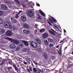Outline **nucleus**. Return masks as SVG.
<instances>
[{
  "label": "nucleus",
  "mask_w": 73,
  "mask_h": 73,
  "mask_svg": "<svg viewBox=\"0 0 73 73\" xmlns=\"http://www.w3.org/2000/svg\"><path fill=\"white\" fill-rule=\"evenodd\" d=\"M6 35L8 36H11L12 35V33L11 31L8 30L6 32Z\"/></svg>",
  "instance_id": "f257e3e1"
},
{
  "label": "nucleus",
  "mask_w": 73,
  "mask_h": 73,
  "mask_svg": "<svg viewBox=\"0 0 73 73\" xmlns=\"http://www.w3.org/2000/svg\"><path fill=\"white\" fill-rule=\"evenodd\" d=\"M1 8L3 10H7V6L5 5L2 4L1 5Z\"/></svg>",
  "instance_id": "f03ea898"
},
{
  "label": "nucleus",
  "mask_w": 73,
  "mask_h": 73,
  "mask_svg": "<svg viewBox=\"0 0 73 73\" xmlns=\"http://www.w3.org/2000/svg\"><path fill=\"white\" fill-rule=\"evenodd\" d=\"M27 14L29 17H32L33 16V13L31 11H28Z\"/></svg>",
  "instance_id": "7ed1b4c3"
},
{
  "label": "nucleus",
  "mask_w": 73,
  "mask_h": 73,
  "mask_svg": "<svg viewBox=\"0 0 73 73\" xmlns=\"http://www.w3.org/2000/svg\"><path fill=\"white\" fill-rule=\"evenodd\" d=\"M29 25L27 23H25L23 24V27L25 29H28L29 28Z\"/></svg>",
  "instance_id": "20e7f679"
},
{
  "label": "nucleus",
  "mask_w": 73,
  "mask_h": 73,
  "mask_svg": "<svg viewBox=\"0 0 73 73\" xmlns=\"http://www.w3.org/2000/svg\"><path fill=\"white\" fill-rule=\"evenodd\" d=\"M21 20L23 21L24 22V21H25L26 20H27V18H26V17L25 16H22L21 17Z\"/></svg>",
  "instance_id": "39448f33"
},
{
  "label": "nucleus",
  "mask_w": 73,
  "mask_h": 73,
  "mask_svg": "<svg viewBox=\"0 0 73 73\" xmlns=\"http://www.w3.org/2000/svg\"><path fill=\"white\" fill-rule=\"evenodd\" d=\"M9 24H10V23L7 21L5 22L4 23L3 25L6 28V27H7V28Z\"/></svg>",
  "instance_id": "423d86ee"
},
{
  "label": "nucleus",
  "mask_w": 73,
  "mask_h": 73,
  "mask_svg": "<svg viewBox=\"0 0 73 73\" xmlns=\"http://www.w3.org/2000/svg\"><path fill=\"white\" fill-rule=\"evenodd\" d=\"M31 46H37V44L34 41H32L31 42Z\"/></svg>",
  "instance_id": "0eeeda50"
},
{
  "label": "nucleus",
  "mask_w": 73,
  "mask_h": 73,
  "mask_svg": "<svg viewBox=\"0 0 73 73\" xmlns=\"http://www.w3.org/2000/svg\"><path fill=\"white\" fill-rule=\"evenodd\" d=\"M11 21H12V23H17V20L14 19L13 17H11Z\"/></svg>",
  "instance_id": "6e6552de"
},
{
  "label": "nucleus",
  "mask_w": 73,
  "mask_h": 73,
  "mask_svg": "<svg viewBox=\"0 0 73 73\" xmlns=\"http://www.w3.org/2000/svg\"><path fill=\"white\" fill-rule=\"evenodd\" d=\"M36 41L39 45H40L41 44V41L40 39L38 38L36 39Z\"/></svg>",
  "instance_id": "1a4fd4ad"
},
{
  "label": "nucleus",
  "mask_w": 73,
  "mask_h": 73,
  "mask_svg": "<svg viewBox=\"0 0 73 73\" xmlns=\"http://www.w3.org/2000/svg\"><path fill=\"white\" fill-rule=\"evenodd\" d=\"M29 51V48H23V52H28Z\"/></svg>",
  "instance_id": "9d476101"
},
{
  "label": "nucleus",
  "mask_w": 73,
  "mask_h": 73,
  "mask_svg": "<svg viewBox=\"0 0 73 73\" xmlns=\"http://www.w3.org/2000/svg\"><path fill=\"white\" fill-rule=\"evenodd\" d=\"M22 42H23L25 46H28V42L23 40Z\"/></svg>",
  "instance_id": "9b49d317"
},
{
  "label": "nucleus",
  "mask_w": 73,
  "mask_h": 73,
  "mask_svg": "<svg viewBox=\"0 0 73 73\" xmlns=\"http://www.w3.org/2000/svg\"><path fill=\"white\" fill-rule=\"evenodd\" d=\"M23 31L24 33H25V34H28L30 32L28 30H27L25 29L23 30Z\"/></svg>",
  "instance_id": "f8f14e48"
},
{
  "label": "nucleus",
  "mask_w": 73,
  "mask_h": 73,
  "mask_svg": "<svg viewBox=\"0 0 73 73\" xmlns=\"http://www.w3.org/2000/svg\"><path fill=\"white\" fill-rule=\"evenodd\" d=\"M49 32L50 33V34H51V35H54V36H55L56 35V34L54 33L53 32V31H51L50 30H48Z\"/></svg>",
  "instance_id": "ddd939ff"
},
{
  "label": "nucleus",
  "mask_w": 73,
  "mask_h": 73,
  "mask_svg": "<svg viewBox=\"0 0 73 73\" xmlns=\"http://www.w3.org/2000/svg\"><path fill=\"white\" fill-rule=\"evenodd\" d=\"M43 36L44 38H47L48 37V35L46 33H45L43 34Z\"/></svg>",
  "instance_id": "4468645a"
},
{
  "label": "nucleus",
  "mask_w": 73,
  "mask_h": 73,
  "mask_svg": "<svg viewBox=\"0 0 73 73\" xmlns=\"http://www.w3.org/2000/svg\"><path fill=\"white\" fill-rule=\"evenodd\" d=\"M13 66L15 68V70H16V71H17V72H19V68H17V66H15L14 64L13 65Z\"/></svg>",
  "instance_id": "2eb2a0df"
},
{
  "label": "nucleus",
  "mask_w": 73,
  "mask_h": 73,
  "mask_svg": "<svg viewBox=\"0 0 73 73\" xmlns=\"http://www.w3.org/2000/svg\"><path fill=\"white\" fill-rule=\"evenodd\" d=\"M13 42L14 43H15V44H19V41L17 40L16 39L13 40Z\"/></svg>",
  "instance_id": "dca6fc26"
},
{
  "label": "nucleus",
  "mask_w": 73,
  "mask_h": 73,
  "mask_svg": "<svg viewBox=\"0 0 73 73\" xmlns=\"http://www.w3.org/2000/svg\"><path fill=\"white\" fill-rule=\"evenodd\" d=\"M48 42H54L53 40V39H52L51 38H48Z\"/></svg>",
  "instance_id": "f3484780"
},
{
  "label": "nucleus",
  "mask_w": 73,
  "mask_h": 73,
  "mask_svg": "<svg viewBox=\"0 0 73 73\" xmlns=\"http://www.w3.org/2000/svg\"><path fill=\"white\" fill-rule=\"evenodd\" d=\"M39 12L42 16H45V14L44 12L42 11H40L39 10Z\"/></svg>",
  "instance_id": "a211bd4d"
},
{
  "label": "nucleus",
  "mask_w": 73,
  "mask_h": 73,
  "mask_svg": "<svg viewBox=\"0 0 73 73\" xmlns=\"http://www.w3.org/2000/svg\"><path fill=\"white\" fill-rule=\"evenodd\" d=\"M44 43L46 46L48 45V40H44Z\"/></svg>",
  "instance_id": "6ab92c4d"
},
{
  "label": "nucleus",
  "mask_w": 73,
  "mask_h": 73,
  "mask_svg": "<svg viewBox=\"0 0 73 73\" xmlns=\"http://www.w3.org/2000/svg\"><path fill=\"white\" fill-rule=\"evenodd\" d=\"M51 18L52 20L53 21V22H54V23H57V20H56L54 17H52Z\"/></svg>",
  "instance_id": "aec40b11"
},
{
  "label": "nucleus",
  "mask_w": 73,
  "mask_h": 73,
  "mask_svg": "<svg viewBox=\"0 0 73 73\" xmlns=\"http://www.w3.org/2000/svg\"><path fill=\"white\" fill-rule=\"evenodd\" d=\"M5 33V31L4 30L2 29L1 30V31L0 32V33L1 35H3V34Z\"/></svg>",
  "instance_id": "412c9836"
},
{
  "label": "nucleus",
  "mask_w": 73,
  "mask_h": 73,
  "mask_svg": "<svg viewBox=\"0 0 73 73\" xmlns=\"http://www.w3.org/2000/svg\"><path fill=\"white\" fill-rule=\"evenodd\" d=\"M44 57L46 60L48 59V55L45 53L44 54Z\"/></svg>",
  "instance_id": "4be33fe9"
},
{
  "label": "nucleus",
  "mask_w": 73,
  "mask_h": 73,
  "mask_svg": "<svg viewBox=\"0 0 73 73\" xmlns=\"http://www.w3.org/2000/svg\"><path fill=\"white\" fill-rule=\"evenodd\" d=\"M4 63H5V60H3L2 61H0V64L1 65H3Z\"/></svg>",
  "instance_id": "5701e85b"
},
{
  "label": "nucleus",
  "mask_w": 73,
  "mask_h": 73,
  "mask_svg": "<svg viewBox=\"0 0 73 73\" xmlns=\"http://www.w3.org/2000/svg\"><path fill=\"white\" fill-rule=\"evenodd\" d=\"M16 29V27L15 26H13V27H12V28H11V29L13 30V31H15Z\"/></svg>",
  "instance_id": "b1692460"
},
{
  "label": "nucleus",
  "mask_w": 73,
  "mask_h": 73,
  "mask_svg": "<svg viewBox=\"0 0 73 73\" xmlns=\"http://www.w3.org/2000/svg\"><path fill=\"white\" fill-rule=\"evenodd\" d=\"M22 6L24 8H27V5H26L25 4H22Z\"/></svg>",
  "instance_id": "393cba45"
},
{
  "label": "nucleus",
  "mask_w": 73,
  "mask_h": 73,
  "mask_svg": "<svg viewBox=\"0 0 73 73\" xmlns=\"http://www.w3.org/2000/svg\"><path fill=\"white\" fill-rule=\"evenodd\" d=\"M7 39H8V40H9V41H11V42H12V41H13V39L11 38L8 37L7 38Z\"/></svg>",
  "instance_id": "a878e982"
},
{
  "label": "nucleus",
  "mask_w": 73,
  "mask_h": 73,
  "mask_svg": "<svg viewBox=\"0 0 73 73\" xmlns=\"http://www.w3.org/2000/svg\"><path fill=\"white\" fill-rule=\"evenodd\" d=\"M45 30L44 28H43L40 30V33H42V32H45Z\"/></svg>",
  "instance_id": "bb28decb"
},
{
  "label": "nucleus",
  "mask_w": 73,
  "mask_h": 73,
  "mask_svg": "<svg viewBox=\"0 0 73 73\" xmlns=\"http://www.w3.org/2000/svg\"><path fill=\"white\" fill-rule=\"evenodd\" d=\"M3 20L2 19L0 18V24H3Z\"/></svg>",
  "instance_id": "cd10ccee"
},
{
  "label": "nucleus",
  "mask_w": 73,
  "mask_h": 73,
  "mask_svg": "<svg viewBox=\"0 0 73 73\" xmlns=\"http://www.w3.org/2000/svg\"><path fill=\"white\" fill-rule=\"evenodd\" d=\"M18 44L19 46H24V44H23V43L21 42H19Z\"/></svg>",
  "instance_id": "c85d7f7f"
},
{
  "label": "nucleus",
  "mask_w": 73,
  "mask_h": 73,
  "mask_svg": "<svg viewBox=\"0 0 73 73\" xmlns=\"http://www.w3.org/2000/svg\"><path fill=\"white\" fill-rule=\"evenodd\" d=\"M10 48H11L12 49H15V48H16V46H10Z\"/></svg>",
  "instance_id": "c756f323"
},
{
  "label": "nucleus",
  "mask_w": 73,
  "mask_h": 73,
  "mask_svg": "<svg viewBox=\"0 0 73 73\" xmlns=\"http://www.w3.org/2000/svg\"><path fill=\"white\" fill-rule=\"evenodd\" d=\"M5 3H6V4H7V5H8V4H10V2H9V1H5Z\"/></svg>",
  "instance_id": "7c9ffc66"
},
{
  "label": "nucleus",
  "mask_w": 73,
  "mask_h": 73,
  "mask_svg": "<svg viewBox=\"0 0 73 73\" xmlns=\"http://www.w3.org/2000/svg\"><path fill=\"white\" fill-rule=\"evenodd\" d=\"M12 26H11V25H10V23L9 25L7 27V28H10V29L11 28V29H12Z\"/></svg>",
  "instance_id": "2f4dec72"
},
{
  "label": "nucleus",
  "mask_w": 73,
  "mask_h": 73,
  "mask_svg": "<svg viewBox=\"0 0 73 73\" xmlns=\"http://www.w3.org/2000/svg\"><path fill=\"white\" fill-rule=\"evenodd\" d=\"M52 49H50V50H47V51L49 52V53H51V52H52Z\"/></svg>",
  "instance_id": "473e14b6"
},
{
  "label": "nucleus",
  "mask_w": 73,
  "mask_h": 73,
  "mask_svg": "<svg viewBox=\"0 0 73 73\" xmlns=\"http://www.w3.org/2000/svg\"><path fill=\"white\" fill-rule=\"evenodd\" d=\"M31 7H32V6H34L35 5V3H33L32 2H31Z\"/></svg>",
  "instance_id": "72a5a7b5"
},
{
  "label": "nucleus",
  "mask_w": 73,
  "mask_h": 73,
  "mask_svg": "<svg viewBox=\"0 0 73 73\" xmlns=\"http://www.w3.org/2000/svg\"><path fill=\"white\" fill-rule=\"evenodd\" d=\"M33 69L34 72H35V73L37 72V70H36V68H33Z\"/></svg>",
  "instance_id": "f704fd0d"
},
{
  "label": "nucleus",
  "mask_w": 73,
  "mask_h": 73,
  "mask_svg": "<svg viewBox=\"0 0 73 73\" xmlns=\"http://www.w3.org/2000/svg\"><path fill=\"white\" fill-rule=\"evenodd\" d=\"M38 51L39 52H41L42 51V50L41 48H38Z\"/></svg>",
  "instance_id": "c9c22d12"
},
{
  "label": "nucleus",
  "mask_w": 73,
  "mask_h": 73,
  "mask_svg": "<svg viewBox=\"0 0 73 73\" xmlns=\"http://www.w3.org/2000/svg\"><path fill=\"white\" fill-rule=\"evenodd\" d=\"M3 15V11H0V16Z\"/></svg>",
  "instance_id": "e433bc0d"
},
{
  "label": "nucleus",
  "mask_w": 73,
  "mask_h": 73,
  "mask_svg": "<svg viewBox=\"0 0 73 73\" xmlns=\"http://www.w3.org/2000/svg\"><path fill=\"white\" fill-rule=\"evenodd\" d=\"M49 21H50V23H52V24H53V23H54V22H53V21L52 20V19H51L49 18Z\"/></svg>",
  "instance_id": "4c0bfd02"
},
{
  "label": "nucleus",
  "mask_w": 73,
  "mask_h": 73,
  "mask_svg": "<svg viewBox=\"0 0 73 73\" xmlns=\"http://www.w3.org/2000/svg\"><path fill=\"white\" fill-rule=\"evenodd\" d=\"M20 47H18L16 48V50H17V51L18 50H20Z\"/></svg>",
  "instance_id": "58836bf2"
},
{
  "label": "nucleus",
  "mask_w": 73,
  "mask_h": 73,
  "mask_svg": "<svg viewBox=\"0 0 73 73\" xmlns=\"http://www.w3.org/2000/svg\"><path fill=\"white\" fill-rule=\"evenodd\" d=\"M58 52L59 54H61V50H59V52L58 50Z\"/></svg>",
  "instance_id": "ea45409f"
},
{
  "label": "nucleus",
  "mask_w": 73,
  "mask_h": 73,
  "mask_svg": "<svg viewBox=\"0 0 73 73\" xmlns=\"http://www.w3.org/2000/svg\"><path fill=\"white\" fill-rule=\"evenodd\" d=\"M63 40H64V42H65V41H68V38H65L64 39H63Z\"/></svg>",
  "instance_id": "a19ab883"
},
{
  "label": "nucleus",
  "mask_w": 73,
  "mask_h": 73,
  "mask_svg": "<svg viewBox=\"0 0 73 73\" xmlns=\"http://www.w3.org/2000/svg\"><path fill=\"white\" fill-rule=\"evenodd\" d=\"M0 43L2 44H4V41L1 40L0 41Z\"/></svg>",
  "instance_id": "79ce46f5"
},
{
  "label": "nucleus",
  "mask_w": 73,
  "mask_h": 73,
  "mask_svg": "<svg viewBox=\"0 0 73 73\" xmlns=\"http://www.w3.org/2000/svg\"><path fill=\"white\" fill-rule=\"evenodd\" d=\"M12 69V67H8L7 68V69L8 70H10V69Z\"/></svg>",
  "instance_id": "37998d69"
},
{
  "label": "nucleus",
  "mask_w": 73,
  "mask_h": 73,
  "mask_svg": "<svg viewBox=\"0 0 73 73\" xmlns=\"http://www.w3.org/2000/svg\"><path fill=\"white\" fill-rule=\"evenodd\" d=\"M32 48H36L37 47V46H32Z\"/></svg>",
  "instance_id": "c03bdc74"
},
{
  "label": "nucleus",
  "mask_w": 73,
  "mask_h": 73,
  "mask_svg": "<svg viewBox=\"0 0 73 73\" xmlns=\"http://www.w3.org/2000/svg\"><path fill=\"white\" fill-rule=\"evenodd\" d=\"M51 30H52V31H53V32H54V33H57V32H56V31H54L53 29H51Z\"/></svg>",
  "instance_id": "a18cd8bd"
},
{
  "label": "nucleus",
  "mask_w": 73,
  "mask_h": 73,
  "mask_svg": "<svg viewBox=\"0 0 73 73\" xmlns=\"http://www.w3.org/2000/svg\"><path fill=\"white\" fill-rule=\"evenodd\" d=\"M21 12H22V11H19V12L17 14V15H19L20 14V13H21Z\"/></svg>",
  "instance_id": "49530a36"
},
{
  "label": "nucleus",
  "mask_w": 73,
  "mask_h": 73,
  "mask_svg": "<svg viewBox=\"0 0 73 73\" xmlns=\"http://www.w3.org/2000/svg\"><path fill=\"white\" fill-rule=\"evenodd\" d=\"M37 19H41V17H40V16H39L38 17Z\"/></svg>",
  "instance_id": "de8ad7c7"
},
{
  "label": "nucleus",
  "mask_w": 73,
  "mask_h": 73,
  "mask_svg": "<svg viewBox=\"0 0 73 73\" xmlns=\"http://www.w3.org/2000/svg\"><path fill=\"white\" fill-rule=\"evenodd\" d=\"M17 4H20V2H19V1H18L17 2H16Z\"/></svg>",
  "instance_id": "09e8293b"
},
{
  "label": "nucleus",
  "mask_w": 73,
  "mask_h": 73,
  "mask_svg": "<svg viewBox=\"0 0 73 73\" xmlns=\"http://www.w3.org/2000/svg\"><path fill=\"white\" fill-rule=\"evenodd\" d=\"M36 6H38V7H40V4L38 3L36 4Z\"/></svg>",
  "instance_id": "8fccbe9b"
},
{
  "label": "nucleus",
  "mask_w": 73,
  "mask_h": 73,
  "mask_svg": "<svg viewBox=\"0 0 73 73\" xmlns=\"http://www.w3.org/2000/svg\"><path fill=\"white\" fill-rule=\"evenodd\" d=\"M48 24H49L50 25H52V24H51V23H50L48 21Z\"/></svg>",
  "instance_id": "3c124183"
},
{
  "label": "nucleus",
  "mask_w": 73,
  "mask_h": 73,
  "mask_svg": "<svg viewBox=\"0 0 73 73\" xmlns=\"http://www.w3.org/2000/svg\"><path fill=\"white\" fill-rule=\"evenodd\" d=\"M49 46H54L53 44L52 43H50L49 45Z\"/></svg>",
  "instance_id": "603ef678"
},
{
  "label": "nucleus",
  "mask_w": 73,
  "mask_h": 73,
  "mask_svg": "<svg viewBox=\"0 0 73 73\" xmlns=\"http://www.w3.org/2000/svg\"><path fill=\"white\" fill-rule=\"evenodd\" d=\"M38 70H39V71H40V72H42V70H41L40 69H39Z\"/></svg>",
  "instance_id": "864d4df0"
},
{
  "label": "nucleus",
  "mask_w": 73,
  "mask_h": 73,
  "mask_svg": "<svg viewBox=\"0 0 73 73\" xmlns=\"http://www.w3.org/2000/svg\"><path fill=\"white\" fill-rule=\"evenodd\" d=\"M64 41V39L62 40H61L60 41V43H61L62 42Z\"/></svg>",
  "instance_id": "5fc2aeb1"
},
{
  "label": "nucleus",
  "mask_w": 73,
  "mask_h": 73,
  "mask_svg": "<svg viewBox=\"0 0 73 73\" xmlns=\"http://www.w3.org/2000/svg\"><path fill=\"white\" fill-rule=\"evenodd\" d=\"M64 33H66V30H65V29H64Z\"/></svg>",
  "instance_id": "6e6d98bb"
},
{
  "label": "nucleus",
  "mask_w": 73,
  "mask_h": 73,
  "mask_svg": "<svg viewBox=\"0 0 73 73\" xmlns=\"http://www.w3.org/2000/svg\"><path fill=\"white\" fill-rule=\"evenodd\" d=\"M33 62L35 64H36V65H37V63L36 62L34 61H33Z\"/></svg>",
  "instance_id": "4d7b16f0"
},
{
  "label": "nucleus",
  "mask_w": 73,
  "mask_h": 73,
  "mask_svg": "<svg viewBox=\"0 0 73 73\" xmlns=\"http://www.w3.org/2000/svg\"><path fill=\"white\" fill-rule=\"evenodd\" d=\"M29 69H31V71H32V68L31 67H29Z\"/></svg>",
  "instance_id": "13d9d810"
},
{
  "label": "nucleus",
  "mask_w": 73,
  "mask_h": 73,
  "mask_svg": "<svg viewBox=\"0 0 73 73\" xmlns=\"http://www.w3.org/2000/svg\"><path fill=\"white\" fill-rule=\"evenodd\" d=\"M24 63L25 65H26V64H27V62H24Z\"/></svg>",
  "instance_id": "bf43d9fd"
},
{
  "label": "nucleus",
  "mask_w": 73,
  "mask_h": 73,
  "mask_svg": "<svg viewBox=\"0 0 73 73\" xmlns=\"http://www.w3.org/2000/svg\"><path fill=\"white\" fill-rule=\"evenodd\" d=\"M51 57L52 58H53V59L54 58V56H52Z\"/></svg>",
  "instance_id": "052dcab7"
},
{
  "label": "nucleus",
  "mask_w": 73,
  "mask_h": 73,
  "mask_svg": "<svg viewBox=\"0 0 73 73\" xmlns=\"http://www.w3.org/2000/svg\"><path fill=\"white\" fill-rule=\"evenodd\" d=\"M35 25V27H36H36H37V25H36V24Z\"/></svg>",
  "instance_id": "680f3d73"
},
{
  "label": "nucleus",
  "mask_w": 73,
  "mask_h": 73,
  "mask_svg": "<svg viewBox=\"0 0 73 73\" xmlns=\"http://www.w3.org/2000/svg\"><path fill=\"white\" fill-rule=\"evenodd\" d=\"M9 64H11V62H9Z\"/></svg>",
  "instance_id": "e2e57ef3"
},
{
  "label": "nucleus",
  "mask_w": 73,
  "mask_h": 73,
  "mask_svg": "<svg viewBox=\"0 0 73 73\" xmlns=\"http://www.w3.org/2000/svg\"><path fill=\"white\" fill-rule=\"evenodd\" d=\"M16 18H18V15H16Z\"/></svg>",
  "instance_id": "0e129e2a"
},
{
  "label": "nucleus",
  "mask_w": 73,
  "mask_h": 73,
  "mask_svg": "<svg viewBox=\"0 0 73 73\" xmlns=\"http://www.w3.org/2000/svg\"><path fill=\"white\" fill-rule=\"evenodd\" d=\"M27 70L28 71H29H29L30 70L29 69H28Z\"/></svg>",
  "instance_id": "69168bd1"
},
{
  "label": "nucleus",
  "mask_w": 73,
  "mask_h": 73,
  "mask_svg": "<svg viewBox=\"0 0 73 73\" xmlns=\"http://www.w3.org/2000/svg\"><path fill=\"white\" fill-rule=\"evenodd\" d=\"M55 28H57V29L58 28V27H57L56 26H55Z\"/></svg>",
  "instance_id": "338daca9"
},
{
  "label": "nucleus",
  "mask_w": 73,
  "mask_h": 73,
  "mask_svg": "<svg viewBox=\"0 0 73 73\" xmlns=\"http://www.w3.org/2000/svg\"><path fill=\"white\" fill-rule=\"evenodd\" d=\"M59 47V46H56V48H58Z\"/></svg>",
  "instance_id": "774afa93"
}]
</instances>
